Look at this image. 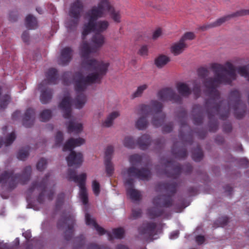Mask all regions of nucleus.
Instances as JSON below:
<instances>
[{
    "instance_id": "obj_9",
    "label": "nucleus",
    "mask_w": 249,
    "mask_h": 249,
    "mask_svg": "<svg viewBox=\"0 0 249 249\" xmlns=\"http://www.w3.org/2000/svg\"><path fill=\"white\" fill-rule=\"evenodd\" d=\"M50 175L47 174L41 182H33L28 190L27 193L29 194H32L36 189L41 191L37 197V201L40 204H43L45 202V198L49 201H52L53 199L55 193L54 189L51 188L48 190L46 189L47 181Z\"/></svg>"
},
{
    "instance_id": "obj_47",
    "label": "nucleus",
    "mask_w": 249,
    "mask_h": 249,
    "mask_svg": "<svg viewBox=\"0 0 249 249\" xmlns=\"http://www.w3.org/2000/svg\"><path fill=\"white\" fill-rule=\"evenodd\" d=\"M75 248L77 249L81 248L85 244V237L83 235H81L80 236L75 238Z\"/></svg>"
},
{
    "instance_id": "obj_46",
    "label": "nucleus",
    "mask_w": 249,
    "mask_h": 249,
    "mask_svg": "<svg viewBox=\"0 0 249 249\" xmlns=\"http://www.w3.org/2000/svg\"><path fill=\"white\" fill-rule=\"evenodd\" d=\"M47 164V160L41 158L36 164V168L38 171H42L46 168Z\"/></svg>"
},
{
    "instance_id": "obj_37",
    "label": "nucleus",
    "mask_w": 249,
    "mask_h": 249,
    "mask_svg": "<svg viewBox=\"0 0 249 249\" xmlns=\"http://www.w3.org/2000/svg\"><path fill=\"white\" fill-rule=\"evenodd\" d=\"M10 101V97L8 94L1 96V89L0 88V108L4 109L6 107Z\"/></svg>"
},
{
    "instance_id": "obj_8",
    "label": "nucleus",
    "mask_w": 249,
    "mask_h": 249,
    "mask_svg": "<svg viewBox=\"0 0 249 249\" xmlns=\"http://www.w3.org/2000/svg\"><path fill=\"white\" fill-rule=\"evenodd\" d=\"M152 203L154 206L147 209V214L152 219L161 216L164 213L161 207H171L173 200L171 196H159L153 198Z\"/></svg>"
},
{
    "instance_id": "obj_38",
    "label": "nucleus",
    "mask_w": 249,
    "mask_h": 249,
    "mask_svg": "<svg viewBox=\"0 0 249 249\" xmlns=\"http://www.w3.org/2000/svg\"><path fill=\"white\" fill-rule=\"evenodd\" d=\"M123 143L124 147L129 149L134 148L136 145V143L133 137L131 136L125 137L123 141Z\"/></svg>"
},
{
    "instance_id": "obj_4",
    "label": "nucleus",
    "mask_w": 249,
    "mask_h": 249,
    "mask_svg": "<svg viewBox=\"0 0 249 249\" xmlns=\"http://www.w3.org/2000/svg\"><path fill=\"white\" fill-rule=\"evenodd\" d=\"M162 104L157 101L152 100L150 105H141L135 110L137 115L141 116L136 122L135 125L139 130L145 129L148 125L147 117L152 115V124L156 127L160 126L165 118V114L162 112Z\"/></svg>"
},
{
    "instance_id": "obj_18",
    "label": "nucleus",
    "mask_w": 249,
    "mask_h": 249,
    "mask_svg": "<svg viewBox=\"0 0 249 249\" xmlns=\"http://www.w3.org/2000/svg\"><path fill=\"white\" fill-rule=\"evenodd\" d=\"M152 142L156 145V147H160L163 144L164 140L161 138H158L152 141L150 135L143 134L138 138L136 144L140 149L144 150L148 149Z\"/></svg>"
},
{
    "instance_id": "obj_17",
    "label": "nucleus",
    "mask_w": 249,
    "mask_h": 249,
    "mask_svg": "<svg viewBox=\"0 0 249 249\" xmlns=\"http://www.w3.org/2000/svg\"><path fill=\"white\" fill-rule=\"evenodd\" d=\"M157 227L155 222H144L138 229L139 234L143 239L153 237L157 234Z\"/></svg>"
},
{
    "instance_id": "obj_5",
    "label": "nucleus",
    "mask_w": 249,
    "mask_h": 249,
    "mask_svg": "<svg viewBox=\"0 0 249 249\" xmlns=\"http://www.w3.org/2000/svg\"><path fill=\"white\" fill-rule=\"evenodd\" d=\"M85 142L84 139L79 138H70L64 144L63 151H71L69 155L66 157L68 165L69 167L79 168L83 162V156L81 153H76L73 150L77 146H79Z\"/></svg>"
},
{
    "instance_id": "obj_13",
    "label": "nucleus",
    "mask_w": 249,
    "mask_h": 249,
    "mask_svg": "<svg viewBox=\"0 0 249 249\" xmlns=\"http://www.w3.org/2000/svg\"><path fill=\"white\" fill-rule=\"evenodd\" d=\"M164 174L168 177L175 179L178 178L182 172L189 174L193 170L192 165L189 163L181 167L179 164L171 161L164 163Z\"/></svg>"
},
{
    "instance_id": "obj_55",
    "label": "nucleus",
    "mask_w": 249,
    "mask_h": 249,
    "mask_svg": "<svg viewBox=\"0 0 249 249\" xmlns=\"http://www.w3.org/2000/svg\"><path fill=\"white\" fill-rule=\"evenodd\" d=\"M139 54L142 56H146L148 54V47L146 45L141 47L139 51Z\"/></svg>"
},
{
    "instance_id": "obj_11",
    "label": "nucleus",
    "mask_w": 249,
    "mask_h": 249,
    "mask_svg": "<svg viewBox=\"0 0 249 249\" xmlns=\"http://www.w3.org/2000/svg\"><path fill=\"white\" fill-rule=\"evenodd\" d=\"M67 179L69 181H73L78 183L80 188V197L83 204L86 205L88 203V196L86 188V180L87 175L86 173H82L79 175H77L75 170L69 169L66 176Z\"/></svg>"
},
{
    "instance_id": "obj_54",
    "label": "nucleus",
    "mask_w": 249,
    "mask_h": 249,
    "mask_svg": "<svg viewBox=\"0 0 249 249\" xmlns=\"http://www.w3.org/2000/svg\"><path fill=\"white\" fill-rule=\"evenodd\" d=\"M87 249H110L104 246H99L95 244L91 243L88 245Z\"/></svg>"
},
{
    "instance_id": "obj_14",
    "label": "nucleus",
    "mask_w": 249,
    "mask_h": 249,
    "mask_svg": "<svg viewBox=\"0 0 249 249\" xmlns=\"http://www.w3.org/2000/svg\"><path fill=\"white\" fill-rule=\"evenodd\" d=\"M74 215L70 213H63L57 223V228L62 230L64 228L66 230L64 232V238L67 241L70 240L73 234V227L75 224Z\"/></svg>"
},
{
    "instance_id": "obj_34",
    "label": "nucleus",
    "mask_w": 249,
    "mask_h": 249,
    "mask_svg": "<svg viewBox=\"0 0 249 249\" xmlns=\"http://www.w3.org/2000/svg\"><path fill=\"white\" fill-rule=\"evenodd\" d=\"M16 138V134L14 132L8 135L4 141H3L2 139L1 138L0 139V148L3 144H4L6 146L11 145L14 142Z\"/></svg>"
},
{
    "instance_id": "obj_31",
    "label": "nucleus",
    "mask_w": 249,
    "mask_h": 249,
    "mask_svg": "<svg viewBox=\"0 0 249 249\" xmlns=\"http://www.w3.org/2000/svg\"><path fill=\"white\" fill-rule=\"evenodd\" d=\"M25 24L26 28L28 29H36L37 26L36 18L31 15H28L25 18Z\"/></svg>"
},
{
    "instance_id": "obj_3",
    "label": "nucleus",
    "mask_w": 249,
    "mask_h": 249,
    "mask_svg": "<svg viewBox=\"0 0 249 249\" xmlns=\"http://www.w3.org/2000/svg\"><path fill=\"white\" fill-rule=\"evenodd\" d=\"M109 13L112 19L116 22H120V14L111 5L108 0H101L97 6H93L86 14L88 22L84 24L82 32V39L84 40L87 35L91 32L101 33L105 31L108 26L106 20H97L105 16L106 13Z\"/></svg>"
},
{
    "instance_id": "obj_60",
    "label": "nucleus",
    "mask_w": 249,
    "mask_h": 249,
    "mask_svg": "<svg viewBox=\"0 0 249 249\" xmlns=\"http://www.w3.org/2000/svg\"><path fill=\"white\" fill-rule=\"evenodd\" d=\"M21 38L24 42H28L29 39V35L27 31H25L23 33L21 36Z\"/></svg>"
},
{
    "instance_id": "obj_44",
    "label": "nucleus",
    "mask_w": 249,
    "mask_h": 249,
    "mask_svg": "<svg viewBox=\"0 0 249 249\" xmlns=\"http://www.w3.org/2000/svg\"><path fill=\"white\" fill-rule=\"evenodd\" d=\"M112 234L114 238L117 239H122L124 237V231L122 228L114 229L112 230Z\"/></svg>"
},
{
    "instance_id": "obj_52",
    "label": "nucleus",
    "mask_w": 249,
    "mask_h": 249,
    "mask_svg": "<svg viewBox=\"0 0 249 249\" xmlns=\"http://www.w3.org/2000/svg\"><path fill=\"white\" fill-rule=\"evenodd\" d=\"M229 219L227 216H222L221 217H219L217 220V222L222 227L226 225L229 222Z\"/></svg>"
},
{
    "instance_id": "obj_35",
    "label": "nucleus",
    "mask_w": 249,
    "mask_h": 249,
    "mask_svg": "<svg viewBox=\"0 0 249 249\" xmlns=\"http://www.w3.org/2000/svg\"><path fill=\"white\" fill-rule=\"evenodd\" d=\"M203 152L199 145H197L192 152V159L195 161H200L203 158Z\"/></svg>"
},
{
    "instance_id": "obj_42",
    "label": "nucleus",
    "mask_w": 249,
    "mask_h": 249,
    "mask_svg": "<svg viewBox=\"0 0 249 249\" xmlns=\"http://www.w3.org/2000/svg\"><path fill=\"white\" fill-rule=\"evenodd\" d=\"M65 195L64 193H60L57 196L56 202H55V209L58 210L63 205Z\"/></svg>"
},
{
    "instance_id": "obj_7",
    "label": "nucleus",
    "mask_w": 249,
    "mask_h": 249,
    "mask_svg": "<svg viewBox=\"0 0 249 249\" xmlns=\"http://www.w3.org/2000/svg\"><path fill=\"white\" fill-rule=\"evenodd\" d=\"M31 172L32 168L30 166L25 167L21 175H14L13 171H4L0 176V183L5 184L8 182L9 189L13 190L17 186V179L22 184H26L30 180Z\"/></svg>"
},
{
    "instance_id": "obj_36",
    "label": "nucleus",
    "mask_w": 249,
    "mask_h": 249,
    "mask_svg": "<svg viewBox=\"0 0 249 249\" xmlns=\"http://www.w3.org/2000/svg\"><path fill=\"white\" fill-rule=\"evenodd\" d=\"M30 147L27 146L20 149L18 152L17 158L21 160H24L28 157L29 154Z\"/></svg>"
},
{
    "instance_id": "obj_32",
    "label": "nucleus",
    "mask_w": 249,
    "mask_h": 249,
    "mask_svg": "<svg viewBox=\"0 0 249 249\" xmlns=\"http://www.w3.org/2000/svg\"><path fill=\"white\" fill-rule=\"evenodd\" d=\"M120 115L118 111H114L108 115L106 120L103 122V125L105 127H108L112 125L113 121L115 119Z\"/></svg>"
},
{
    "instance_id": "obj_16",
    "label": "nucleus",
    "mask_w": 249,
    "mask_h": 249,
    "mask_svg": "<svg viewBox=\"0 0 249 249\" xmlns=\"http://www.w3.org/2000/svg\"><path fill=\"white\" fill-rule=\"evenodd\" d=\"M158 99L162 102L171 101L177 104L182 103V98L172 89L167 88L159 90L157 93Z\"/></svg>"
},
{
    "instance_id": "obj_19",
    "label": "nucleus",
    "mask_w": 249,
    "mask_h": 249,
    "mask_svg": "<svg viewBox=\"0 0 249 249\" xmlns=\"http://www.w3.org/2000/svg\"><path fill=\"white\" fill-rule=\"evenodd\" d=\"M134 179L132 178H128L125 181V184L127 186V194L132 200L138 201L141 199V193L137 190L133 189Z\"/></svg>"
},
{
    "instance_id": "obj_26",
    "label": "nucleus",
    "mask_w": 249,
    "mask_h": 249,
    "mask_svg": "<svg viewBox=\"0 0 249 249\" xmlns=\"http://www.w3.org/2000/svg\"><path fill=\"white\" fill-rule=\"evenodd\" d=\"M187 47V44L180 39L178 42L172 45L171 47V52L174 55H178L181 53Z\"/></svg>"
},
{
    "instance_id": "obj_30",
    "label": "nucleus",
    "mask_w": 249,
    "mask_h": 249,
    "mask_svg": "<svg viewBox=\"0 0 249 249\" xmlns=\"http://www.w3.org/2000/svg\"><path fill=\"white\" fill-rule=\"evenodd\" d=\"M170 61V58L165 55H160L155 59V64L158 68H162Z\"/></svg>"
},
{
    "instance_id": "obj_28",
    "label": "nucleus",
    "mask_w": 249,
    "mask_h": 249,
    "mask_svg": "<svg viewBox=\"0 0 249 249\" xmlns=\"http://www.w3.org/2000/svg\"><path fill=\"white\" fill-rule=\"evenodd\" d=\"M68 132L69 133H74L78 134L83 130L82 124L80 123H76L71 120L67 124Z\"/></svg>"
},
{
    "instance_id": "obj_27",
    "label": "nucleus",
    "mask_w": 249,
    "mask_h": 249,
    "mask_svg": "<svg viewBox=\"0 0 249 249\" xmlns=\"http://www.w3.org/2000/svg\"><path fill=\"white\" fill-rule=\"evenodd\" d=\"M53 97V90L49 88H46L41 90L40 100L42 104H47L49 103Z\"/></svg>"
},
{
    "instance_id": "obj_53",
    "label": "nucleus",
    "mask_w": 249,
    "mask_h": 249,
    "mask_svg": "<svg viewBox=\"0 0 249 249\" xmlns=\"http://www.w3.org/2000/svg\"><path fill=\"white\" fill-rule=\"evenodd\" d=\"M173 128V124L172 123L164 125L162 127V131L163 133H169L172 131Z\"/></svg>"
},
{
    "instance_id": "obj_58",
    "label": "nucleus",
    "mask_w": 249,
    "mask_h": 249,
    "mask_svg": "<svg viewBox=\"0 0 249 249\" xmlns=\"http://www.w3.org/2000/svg\"><path fill=\"white\" fill-rule=\"evenodd\" d=\"M198 137L200 139H203L206 136L207 132L205 130L201 129L196 132Z\"/></svg>"
},
{
    "instance_id": "obj_23",
    "label": "nucleus",
    "mask_w": 249,
    "mask_h": 249,
    "mask_svg": "<svg viewBox=\"0 0 249 249\" xmlns=\"http://www.w3.org/2000/svg\"><path fill=\"white\" fill-rule=\"evenodd\" d=\"M35 111L31 108H28L23 117V125L26 127H31L34 123Z\"/></svg>"
},
{
    "instance_id": "obj_62",
    "label": "nucleus",
    "mask_w": 249,
    "mask_h": 249,
    "mask_svg": "<svg viewBox=\"0 0 249 249\" xmlns=\"http://www.w3.org/2000/svg\"><path fill=\"white\" fill-rule=\"evenodd\" d=\"M20 115V112L18 110H16L13 113L12 115V119L13 121H16L18 119Z\"/></svg>"
},
{
    "instance_id": "obj_1",
    "label": "nucleus",
    "mask_w": 249,
    "mask_h": 249,
    "mask_svg": "<svg viewBox=\"0 0 249 249\" xmlns=\"http://www.w3.org/2000/svg\"><path fill=\"white\" fill-rule=\"evenodd\" d=\"M211 68L214 74L213 78H205L209 75V71L206 68H200L197 70L198 77L204 79L203 84L209 98L206 100L204 108L201 105H195L192 113L194 124L199 125L202 123L205 110L209 119V130L214 132L218 127L217 120L213 118L215 115H219V118L224 120L228 117L230 109L232 107L235 117L240 119L245 114L246 106L241 100V93L237 89L231 91L228 106L224 105L225 101L222 100L216 89L218 85H231L236 79V71L233 65L228 62L226 63L225 66L214 63Z\"/></svg>"
},
{
    "instance_id": "obj_39",
    "label": "nucleus",
    "mask_w": 249,
    "mask_h": 249,
    "mask_svg": "<svg viewBox=\"0 0 249 249\" xmlns=\"http://www.w3.org/2000/svg\"><path fill=\"white\" fill-rule=\"evenodd\" d=\"M148 86L146 84H143L139 86L136 91L132 94L133 99L142 96L143 91L146 89Z\"/></svg>"
},
{
    "instance_id": "obj_33",
    "label": "nucleus",
    "mask_w": 249,
    "mask_h": 249,
    "mask_svg": "<svg viewBox=\"0 0 249 249\" xmlns=\"http://www.w3.org/2000/svg\"><path fill=\"white\" fill-rule=\"evenodd\" d=\"M237 71L238 74L249 82V63L246 65L238 67Z\"/></svg>"
},
{
    "instance_id": "obj_22",
    "label": "nucleus",
    "mask_w": 249,
    "mask_h": 249,
    "mask_svg": "<svg viewBox=\"0 0 249 249\" xmlns=\"http://www.w3.org/2000/svg\"><path fill=\"white\" fill-rule=\"evenodd\" d=\"M46 80L39 84V89H41V86L45 83L48 84H55L57 79V71L54 68L49 69L46 73Z\"/></svg>"
},
{
    "instance_id": "obj_24",
    "label": "nucleus",
    "mask_w": 249,
    "mask_h": 249,
    "mask_svg": "<svg viewBox=\"0 0 249 249\" xmlns=\"http://www.w3.org/2000/svg\"><path fill=\"white\" fill-rule=\"evenodd\" d=\"M86 223L87 225L93 227L97 231L99 235H103L107 232V231L102 227H100L96 222L95 220L92 218L89 213H85Z\"/></svg>"
},
{
    "instance_id": "obj_25",
    "label": "nucleus",
    "mask_w": 249,
    "mask_h": 249,
    "mask_svg": "<svg viewBox=\"0 0 249 249\" xmlns=\"http://www.w3.org/2000/svg\"><path fill=\"white\" fill-rule=\"evenodd\" d=\"M178 143H175L172 149V153L175 158L178 159H184L187 155L186 147H178Z\"/></svg>"
},
{
    "instance_id": "obj_49",
    "label": "nucleus",
    "mask_w": 249,
    "mask_h": 249,
    "mask_svg": "<svg viewBox=\"0 0 249 249\" xmlns=\"http://www.w3.org/2000/svg\"><path fill=\"white\" fill-rule=\"evenodd\" d=\"M92 188L94 195L98 196L100 192V187L99 182L96 180H93L92 183Z\"/></svg>"
},
{
    "instance_id": "obj_59",
    "label": "nucleus",
    "mask_w": 249,
    "mask_h": 249,
    "mask_svg": "<svg viewBox=\"0 0 249 249\" xmlns=\"http://www.w3.org/2000/svg\"><path fill=\"white\" fill-rule=\"evenodd\" d=\"M161 35V31L160 29H157L153 34V39H157L159 38Z\"/></svg>"
},
{
    "instance_id": "obj_61",
    "label": "nucleus",
    "mask_w": 249,
    "mask_h": 249,
    "mask_svg": "<svg viewBox=\"0 0 249 249\" xmlns=\"http://www.w3.org/2000/svg\"><path fill=\"white\" fill-rule=\"evenodd\" d=\"M196 241L198 245H201L205 241L204 236L202 235H198L196 238Z\"/></svg>"
},
{
    "instance_id": "obj_56",
    "label": "nucleus",
    "mask_w": 249,
    "mask_h": 249,
    "mask_svg": "<svg viewBox=\"0 0 249 249\" xmlns=\"http://www.w3.org/2000/svg\"><path fill=\"white\" fill-rule=\"evenodd\" d=\"M9 20L12 22H15L17 21L18 19L17 13V12L12 11L9 13Z\"/></svg>"
},
{
    "instance_id": "obj_51",
    "label": "nucleus",
    "mask_w": 249,
    "mask_h": 249,
    "mask_svg": "<svg viewBox=\"0 0 249 249\" xmlns=\"http://www.w3.org/2000/svg\"><path fill=\"white\" fill-rule=\"evenodd\" d=\"M142 214V210L138 209L137 210H132L131 218L133 219H136L138 218L141 217Z\"/></svg>"
},
{
    "instance_id": "obj_57",
    "label": "nucleus",
    "mask_w": 249,
    "mask_h": 249,
    "mask_svg": "<svg viewBox=\"0 0 249 249\" xmlns=\"http://www.w3.org/2000/svg\"><path fill=\"white\" fill-rule=\"evenodd\" d=\"M223 131L225 132H230L231 131L232 126L230 123H226L223 126Z\"/></svg>"
},
{
    "instance_id": "obj_2",
    "label": "nucleus",
    "mask_w": 249,
    "mask_h": 249,
    "mask_svg": "<svg viewBox=\"0 0 249 249\" xmlns=\"http://www.w3.org/2000/svg\"><path fill=\"white\" fill-rule=\"evenodd\" d=\"M105 43V37L100 33H96L91 39V46H89L86 41H83L80 49V54L82 58L81 67L89 71L94 72L86 77L83 76L80 71L76 72L73 75L71 71H66L62 75L63 84L69 85L71 82V78L73 76L72 83L76 93L75 98L72 100L70 94L68 92L65 95L59 107L61 110L63 116L69 119L71 116V106L74 105L77 109L84 107L87 102V96L84 92L88 85L92 83H99L108 70L109 63L103 61H97L94 58L89 59V55L96 53Z\"/></svg>"
},
{
    "instance_id": "obj_48",
    "label": "nucleus",
    "mask_w": 249,
    "mask_h": 249,
    "mask_svg": "<svg viewBox=\"0 0 249 249\" xmlns=\"http://www.w3.org/2000/svg\"><path fill=\"white\" fill-rule=\"evenodd\" d=\"M63 140V135L61 131H58L55 138V145L56 146H60Z\"/></svg>"
},
{
    "instance_id": "obj_20",
    "label": "nucleus",
    "mask_w": 249,
    "mask_h": 249,
    "mask_svg": "<svg viewBox=\"0 0 249 249\" xmlns=\"http://www.w3.org/2000/svg\"><path fill=\"white\" fill-rule=\"evenodd\" d=\"M178 186V183L175 181L160 182L157 185L156 191L164 190L171 196H173L176 194Z\"/></svg>"
},
{
    "instance_id": "obj_63",
    "label": "nucleus",
    "mask_w": 249,
    "mask_h": 249,
    "mask_svg": "<svg viewBox=\"0 0 249 249\" xmlns=\"http://www.w3.org/2000/svg\"><path fill=\"white\" fill-rule=\"evenodd\" d=\"M179 232L178 231H173L170 233V238L171 239H174L177 238L179 235Z\"/></svg>"
},
{
    "instance_id": "obj_29",
    "label": "nucleus",
    "mask_w": 249,
    "mask_h": 249,
    "mask_svg": "<svg viewBox=\"0 0 249 249\" xmlns=\"http://www.w3.org/2000/svg\"><path fill=\"white\" fill-rule=\"evenodd\" d=\"M178 93L183 97H188L191 93V90L185 83H179L177 85Z\"/></svg>"
},
{
    "instance_id": "obj_43",
    "label": "nucleus",
    "mask_w": 249,
    "mask_h": 249,
    "mask_svg": "<svg viewBox=\"0 0 249 249\" xmlns=\"http://www.w3.org/2000/svg\"><path fill=\"white\" fill-rule=\"evenodd\" d=\"M193 92L196 98H198L201 93L200 83L197 80H195L193 82Z\"/></svg>"
},
{
    "instance_id": "obj_21",
    "label": "nucleus",
    "mask_w": 249,
    "mask_h": 249,
    "mask_svg": "<svg viewBox=\"0 0 249 249\" xmlns=\"http://www.w3.org/2000/svg\"><path fill=\"white\" fill-rule=\"evenodd\" d=\"M73 53V50L69 47H66L62 49L58 63L62 66L67 65L72 59Z\"/></svg>"
},
{
    "instance_id": "obj_64",
    "label": "nucleus",
    "mask_w": 249,
    "mask_h": 249,
    "mask_svg": "<svg viewBox=\"0 0 249 249\" xmlns=\"http://www.w3.org/2000/svg\"><path fill=\"white\" fill-rule=\"evenodd\" d=\"M215 141L216 142H217L218 144H220L224 142V139L223 137H222V136H217L215 138Z\"/></svg>"
},
{
    "instance_id": "obj_45",
    "label": "nucleus",
    "mask_w": 249,
    "mask_h": 249,
    "mask_svg": "<svg viewBox=\"0 0 249 249\" xmlns=\"http://www.w3.org/2000/svg\"><path fill=\"white\" fill-rule=\"evenodd\" d=\"M114 152L113 147L111 145L108 146L107 147L105 150V156L104 160H111L112 155Z\"/></svg>"
},
{
    "instance_id": "obj_12",
    "label": "nucleus",
    "mask_w": 249,
    "mask_h": 249,
    "mask_svg": "<svg viewBox=\"0 0 249 249\" xmlns=\"http://www.w3.org/2000/svg\"><path fill=\"white\" fill-rule=\"evenodd\" d=\"M178 116L180 123L179 137L183 141L184 145H191L193 143V131L190 129L189 126L186 123L187 114L185 109L183 108H180Z\"/></svg>"
},
{
    "instance_id": "obj_15",
    "label": "nucleus",
    "mask_w": 249,
    "mask_h": 249,
    "mask_svg": "<svg viewBox=\"0 0 249 249\" xmlns=\"http://www.w3.org/2000/svg\"><path fill=\"white\" fill-rule=\"evenodd\" d=\"M249 15V9H242L238 11H236L233 13H232L230 15H228L226 16H225L224 17H222L220 18H219L217 19L214 22L203 25L201 27V29L203 31L209 29L216 27L220 26L222 24L224 23L225 22L230 20L231 18H235V17H241L245 15Z\"/></svg>"
},
{
    "instance_id": "obj_6",
    "label": "nucleus",
    "mask_w": 249,
    "mask_h": 249,
    "mask_svg": "<svg viewBox=\"0 0 249 249\" xmlns=\"http://www.w3.org/2000/svg\"><path fill=\"white\" fill-rule=\"evenodd\" d=\"M129 160L132 166L124 172V175H126L128 178H135L142 180H148L150 179L151 172L148 169L142 168L138 169L134 166L141 164L142 161L141 156L138 154L132 155L129 157Z\"/></svg>"
},
{
    "instance_id": "obj_10",
    "label": "nucleus",
    "mask_w": 249,
    "mask_h": 249,
    "mask_svg": "<svg viewBox=\"0 0 249 249\" xmlns=\"http://www.w3.org/2000/svg\"><path fill=\"white\" fill-rule=\"evenodd\" d=\"M83 11L84 4L81 0H76L71 4L69 11L70 18L65 23L69 31L76 29Z\"/></svg>"
},
{
    "instance_id": "obj_40",
    "label": "nucleus",
    "mask_w": 249,
    "mask_h": 249,
    "mask_svg": "<svg viewBox=\"0 0 249 249\" xmlns=\"http://www.w3.org/2000/svg\"><path fill=\"white\" fill-rule=\"evenodd\" d=\"M104 164L106 167V172L108 177L111 176L114 171V166L111 160H104Z\"/></svg>"
},
{
    "instance_id": "obj_41",
    "label": "nucleus",
    "mask_w": 249,
    "mask_h": 249,
    "mask_svg": "<svg viewBox=\"0 0 249 249\" xmlns=\"http://www.w3.org/2000/svg\"><path fill=\"white\" fill-rule=\"evenodd\" d=\"M52 116V111L50 109H45L40 114V120L41 122H45L51 118Z\"/></svg>"
},
{
    "instance_id": "obj_50",
    "label": "nucleus",
    "mask_w": 249,
    "mask_h": 249,
    "mask_svg": "<svg viewBox=\"0 0 249 249\" xmlns=\"http://www.w3.org/2000/svg\"><path fill=\"white\" fill-rule=\"evenodd\" d=\"M195 35L193 32H187L180 38L181 41L185 42L187 40H193L195 38Z\"/></svg>"
}]
</instances>
